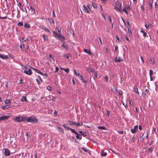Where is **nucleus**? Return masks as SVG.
I'll return each instance as SVG.
<instances>
[{
	"mask_svg": "<svg viewBox=\"0 0 158 158\" xmlns=\"http://www.w3.org/2000/svg\"><path fill=\"white\" fill-rule=\"evenodd\" d=\"M27 121L28 122L33 123H37L38 122L37 118L34 116H31L27 118Z\"/></svg>",
	"mask_w": 158,
	"mask_h": 158,
	"instance_id": "nucleus-1",
	"label": "nucleus"
},
{
	"mask_svg": "<svg viewBox=\"0 0 158 158\" xmlns=\"http://www.w3.org/2000/svg\"><path fill=\"white\" fill-rule=\"evenodd\" d=\"M115 6L114 7L115 10L121 12L122 10L120 3L119 2H117L115 3Z\"/></svg>",
	"mask_w": 158,
	"mask_h": 158,
	"instance_id": "nucleus-2",
	"label": "nucleus"
},
{
	"mask_svg": "<svg viewBox=\"0 0 158 158\" xmlns=\"http://www.w3.org/2000/svg\"><path fill=\"white\" fill-rule=\"evenodd\" d=\"M131 10V7L130 6L128 5H127L125 6L123 8L122 11L124 12L126 14L128 13V11H130Z\"/></svg>",
	"mask_w": 158,
	"mask_h": 158,
	"instance_id": "nucleus-3",
	"label": "nucleus"
},
{
	"mask_svg": "<svg viewBox=\"0 0 158 158\" xmlns=\"http://www.w3.org/2000/svg\"><path fill=\"white\" fill-rule=\"evenodd\" d=\"M22 116H15L13 118L12 120L16 122H19L22 121Z\"/></svg>",
	"mask_w": 158,
	"mask_h": 158,
	"instance_id": "nucleus-4",
	"label": "nucleus"
},
{
	"mask_svg": "<svg viewBox=\"0 0 158 158\" xmlns=\"http://www.w3.org/2000/svg\"><path fill=\"white\" fill-rule=\"evenodd\" d=\"M10 116H2L0 117V123H1L2 121H5L9 119Z\"/></svg>",
	"mask_w": 158,
	"mask_h": 158,
	"instance_id": "nucleus-5",
	"label": "nucleus"
},
{
	"mask_svg": "<svg viewBox=\"0 0 158 158\" xmlns=\"http://www.w3.org/2000/svg\"><path fill=\"white\" fill-rule=\"evenodd\" d=\"M24 73L26 74L31 75L32 73V71L31 69H28L27 70H25Z\"/></svg>",
	"mask_w": 158,
	"mask_h": 158,
	"instance_id": "nucleus-6",
	"label": "nucleus"
},
{
	"mask_svg": "<svg viewBox=\"0 0 158 158\" xmlns=\"http://www.w3.org/2000/svg\"><path fill=\"white\" fill-rule=\"evenodd\" d=\"M123 61V58L118 56L116 57L115 58L114 61L115 62H119Z\"/></svg>",
	"mask_w": 158,
	"mask_h": 158,
	"instance_id": "nucleus-7",
	"label": "nucleus"
},
{
	"mask_svg": "<svg viewBox=\"0 0 158 158\" xmlns=\"http://www.w3.org/2000/svg\"><path fill=\"white\" fill-rule=\"evenodd\" d=\"M153 3V0H149L148 1V8L150 10H152V4Z\"/></svg>",
	"mask_w": 158,
	"mask_h": 158,
	"instance_id": "nucleus-8",
	"label": "nucleus"
},
{
	"mask_svg": "<svg viewBox=\"0 0 158 158\" xmlns=\"http://www.w3.org/2000/svg\"><path fill=\"white\" fill-rule=\"evenodd\" d=\"M29 10L31 11V15H33L35 14V9L32 6H30V8L29 9Z\"/></svg>",
	"mask_w": 158,
	"mask_h": 158,
	"instance_id": "nucleus-9",
	"label": "nucleus"
},
{
	"mask_svg": "<svg viewBox=\"0 0 158 158\" xmlns=\"http://www.w3.org/2000/svg\"><path fill=\"white\" fill-rule=\"evenodd\" d=\"M4 154L6 156H9L10 155V151L9 150L6 148H5Z\"/></svg>",
	"mask_w": 158,
	"mask_h": 158,
	"instance_id": "nucleus-10",
	"label": "nucleus"
},
{
	"mask_svg": "<svg viewBox=\"0 0 158 158\" xmlns=\"http://www.w3.org/2000/svg\"><path fill=\"white\" fill-rule=\"evenodd\" d=\"M138 126L137 125L134 127V128H132L131 129V131L132 133H135L137 130H138Z\"/></svg>",
	"mask_w": 158,
	"mask_h": 158,
	"instance_id": "nucleus-11",
	"label": "nucleus"
},
{
	"mask_svg": "<svg viewBox=\"0 0 158 158\" xmlns=\"http://www.w3.org/2000/svg\"><path fill=\"white\" fill-rule=\"evenodd\" d=\"M82 10L84 12L89 13L88 9L85 5H83V6Z\"/></svg>",
	"mask_w": 158,
	"mask_h": 158,
	"instance_id": "nucleus-12",
	"label": "nucleus"
},
{
	"mask_svg": "<svg viewBox=\"0 0 158 158\" xmlns=\"http://www.w3.org/2000/svg\"><path fill=\"white\" fill-rule=\"evenodd\" d=\"M79 77L83 83L86 84L87 82V81L84 80L83 77L82 75H80Z\"/></svg>",
	"mask_w": 158,
	"mask_h": 158,
	"instance_id": "nucleus-13",
	"label": "nucleus"
},
{
	"mask_svg": "<svg viewBox=\"0 0 158 158\" xmlns=\"http://www.w3.org/2000/svg\"><path fill=\"white\" fill-rule=\"evenodd\" d=\"M31 68L33 70H34L35 72H36L37 73H38L40 74L41 75H44V73H42L39 70H38V69H35V68H34L32 67H31Z\"/></svg>",
	"mask_w": 158,
	"mask_h": 158,
	"instance_id": "nucleus-14",
	"label": "nucleus"
},
{
	"mask_svg": "<svg viewBox=\"0 0 158 158\" xmlns=\"http://www.w3.org/2000/svg\"><path fill=\"white\" fill-rule=\"evenodd\" d=\"M56 128L57 130L59 132H61L62 133H64V131L63 130V129L62 128H61L60 127H57Z\"/></svg>",
	"mask_w": 158,
	"mask_h": 158,
	"instance_id": "nucleus-15",
	"label": "nucleus"
},
{
	"mask_svg": "<svg viewBox=\"0 0 158 158\" xmlns=\"http://www.w3.org/2000/svg\"><path fill=\"white\" fill-rule=\"evenodd\" d=\"M83 51L84 52H86V53L89 54V55H92L91 52L89 50L84 48V49H83Z\"/></svg>",
	"mask_w": 158,
	"mask_h": 158,
	"instance_id": "nucleus-16",
	"label": "nucleus"
},
{
	"mask_svg": "<svg viewBox=\"0 0 158 158\" xmlns=\"http://www.w3.org/2000/svg\"><path fill=\"white\" fill-rule=\"evenodd\" d=\"M53 33L54 35V36L56 38H58V37L60 36V35L61 34V33H57V32L55 31H53Z\"/></svg>",
	"mask_w": 158,
	"mask_h": 158,
	"instance_id": "nucleus-17",
	"label": "nucleus"
},
{
	"mask_svg": "<svg viewBox=\"0 0 158 158\" xmlns=\"http://www.w3.org/2000/svg\"><path fill=\"white\" fill-rule=\"evenodd\" d=\"M0 57L2 58L3 59H7L8 58L7 56L5 55L4 56L3 54H0Z\"/></svg>",
	"mask_w": 158,
	"mask_h": 158,
	"instance_id": "nucleus-18",
	"label": "nucleus"
},
{
	"mask_svg": "<svg viewBox=\"0 0 158 158\" xmlns=\"http://www.w3.org/2000/svg\"><path fill=\"white\" fill-rule=\"evenodd\" d=\"M94 69L91 67H89L87 68V70L89 73L94 72Z\"/></svg>",
	"mask_w": 158,
	"mask_h": 158,
	"instance_id": "nucleus-19",
	"label": "nucleus"
},
{
	"mask_svg": "<svg viewBox=\"0 0 158 158\" xmlns=\"http://www.w3.org/2000/svg\"><path fill=\"white\" fill-rule=\"evenodd\" d=\"M57 38L59 40H60L61 41H62L65 40L64 37L63 36L61 35V34Z\"/></svg>",
	"mask_w": 158,
	"mask_h": 158,
	"instance_id": "nucleus-20",
	"label": "nucleus"
},
{
	"mask_svg": "<svg viewBox=\"0 0 158 158\" xmlns=\"http://www.w3.org/2000/svg\"><path fill=\"white\" fill-rule=\"evenodd\" d=\"M150 63L152 65H153L155 64V62L154 60V58H152V57H151L150 58Z\"/></svg>",
	"mask_w": 158,
	"mask_h": 158,
	"instance_id": "nucleus-21",
	"label": "nucleus"
},
{
	"mask_svg": "<svg viewBox=\"0 0 158 158\" xmlns=\"http://www.w3.org/2000/svg\"><path fill=\"white\" fill-rule=\"evenodd\" d=\"M134 91L137 94H139V93L138 91V89L136 86H134Z\"/></svg>",
	"mask_w": 158,
	"mask_h": 158,
	"instance_id": "nucleus-22",
	"label": "nucleus"
},
{
	"mask_svg": "<svg viewBox=\"0 0 158 158\" xmlns=\"http://www.w3.org/2000/svg\"><path fill=\"white\" fill-rule=\"evenodd\" d=\"M101 155L102 156H106L107 155V153L106 152H104V150H102L101 152Z\"/></svg>",
	"mask_w": 158,
	"mask_h": 158,
	"instance_id": "nucleus-23",
	"label": "nucleus"
},
{
	"mask_svg": "<svg viewBox=\"0 0 158 158\" xmlns=\"http://www.w3.org/2000/svg\"><path fill=\"white\" fill-rule=\"evenodd\" d=\"M11 106L10 105H6L5 106H3L2 107V109L4 110L8 109L9 107H10Z\"/></svg>",
	"mask_w": 158,
	"mask_h": 158,
	"instance_id": "nucleus-24",
	"label": "nucleus"
},
{
	"mask_svg": "<svg viewBox=\"0 0 158 158\" xmlns=\"http://www.w3.org/2000/svg\"><path fill=\"white\" fill-rule=\"evenodd\" d=\"M75 135H76V138L77 139H79L80 140H81L82 139L81 136H80V135L77 132V134H75Z\"/></svg>",
	"mask_w": 158,
	"mask_h": 158,
	"instance_id": "nucleus-25",
	"label": "nucleus"
},
{
	"mask_svg": "<svg viewBox=\"0 0 158 158\" xmlns=\"http://www.w3.org/2000/svg\"><path fill=\"white\" fill-rule=\"evenodd\" d=\"M21 100L22 102H28V101L27 100V98L26 97H23L21 99Z\"/></svg>",
	"mask_w": 158,
	"mask_h": 158,
	"instance_id": "nucleus-26",
	"label": "nucleus"
},
{
	"mask_svg": "<svg viewBox=\"0 0 158 158\" xmlns=\"http://www.w3.org/2000/svg\"><path fill=\"white\" fill-rule=\"evenodd\" d=\"M112 91L114 93L116 94L117 92V88L115 86L114 87Z\"/></svg>",
	"mask_w": 158,
	"mask_h": 158,
	"instance_id": "nucleus-27",
	"label": "nucleus"
},
{
	"mask_svg": "<svg viewBox=\"0 0 158 158\" xmlns=\"http://www.w3.org/2000/svg\"><path fill=\"white\" fill-rule=\"evenodd\" d=\"M24 27L26 28H29L30 27V25L28 23H26L24 24Z\"/></svg>",
	"mask_w": 158,
	"mask_h": 158,
	"instance_id": "nucleus-28",
	"label": "nucleus"
},
{
	"mask_svg": "<svg viewBox=\"0 0 158 158\" xmlns=\"http://www.w3.org/2000/svg\"><path fill=\"white\" fill-rule=\"evenodd\" d=\"M92 6H93L94 8L96 9L97 8V6L96 3L94 2L92 3Z\"/></svg>",
	"mask_w": 158,
	"mask_h": 158,
	"instance_id": "nucleus-29",
	"label": "nucleus"
},
{
	"mask_svg": "<svg viewBox=\"0 0 158 158\" xmlns=\"http://www.w3.org/2000/svg\"><path fill=\"white\" fill-rule=\"evenodd\" d=\"M5 103L6 104H10L11 101L9 99H6L5 101Z\"/></svg>",
	"mask_w": 158,
	"mask_h": 158,
	"instance_id": "nucleus-30",
	"label": "nucleus"
},
{
	"mask_svg": "<svg viewBox=\"0 0 158 158\" xmlns=\"http://www.w3.org/2000/svg\"><path fill=\"white\" fill-rule=\"evenodd\" d=\"M98 128L99 129H101V130H106V127H102V126H98Z\"/></svg>",
	"mask_w": 158,
	"mask_h": 158,
	"instance_id": "nucleus-31",
	"label": "nucleus"
},
{
	"mask_svg": "<svg viewBox=\"0 0 158 158\" xmlns=\"http://www.w3.org/2000/svg\"><path fill=\"white\" fill-rule=\"evenodd\" d=\"M61 46L66 49H67L68 48V46L67 45H65L64 44H63Z\"/></svg>",
	"mask_w": 158,
	"mask_h": 158,
	"instance_id": "nucleus-32",
	"label": "nucleus"
},
{
	"mask_svg": "<svg viewBox=\"0 0 158 158\" xmlns=\"http://www.w3.org/2000/svg\"><path fill=\"white\" fill-rule=\"evenodd\" d=\"M43 29H44L45 31L48 32L49 34H50L51 33L50 31L46 27H44V28H43Z\"/></svg>",
	"mask_w": 158,
	"mask_h": 158,
	"instance_id": "nucleus-33",
	"label": "nucleus"
},
{
	"mask_svg": "<svg viewBox=\"0 0 158 158\" xmlns=\"http://www.w3.org/2000/svg\"><path fill=\"white\" fill-rule=\"evenodd\" d=\"M70 55L69 54H65L64 55V58H66L67 59H69V57L70 56Z\"/></svg>",
	"mask_w": 158,
	"mask_h": 158,
	"instance_id": "nucleus-34",
	"label": "nucleus"
},
{
	"mask_svg": "<svg viewBox=\"0 0 158 158\" xmlns=\"http://www.w3.org/2000/svg\"><path fill=\"white\" fill-rule=\"evenodd\" d=\"M68 122H69V123L70 125H75V124H76V123H75L72 121H68Z\"/></svg>",
	"mask_w": 158,
	"mask_h": 158,
	"instance_id": "nucleus-35",
	"label": "nucleus"
},
{
	"mask_svg": "<svg viewBox=\"0 0 158 158\" xmlns=\"http://www.w3.org/2000/svg\"><path fill=\"white\" fill-rule=\"evenodd\" d=\"M75 125L77 127L81 126L83 125V123L82 122H80L78 123H76Z\"/></svg>",
	"mask_w": 158,
	"mask_h": 158,
	"instance_id": "nucleus-36",
	"label": "nucleus"
},
{
	"mask_svg": "<svg viewBox=\"0 0 158 158\" xmlns=\"http://www.w3.org/2000/svg\"><path fill=\"white\" fill-rule=\"evenodd\" d=\"M79 132L84 137H85L87 136L85 133L83 132L82 131H79Z\"/></svg>",
	"mask_w": 158,
	"mask_h": 158,
	"instance_id": "nucleus-37",
	"label": "nucleus"
},
{
	"mask_svg": "<svg viewBox=\"0 0 158 158\" xmlns=\"http://www.w3.org/2000/svg\"><path fill=\"white\" fill-rule=\"evenodd\" d=\"M141 32L143 33V36L144 37H146L147 35V33L143 30H141L140 31Z\"/></svg>",
	"mask_w": 158,
	"mask_h": 158,
	"instance_id": "nucleus-38",
	"label": "nucleus"
},
{
	"mask_svg": "<svg viewBox=\"0 0 158 158\" xmlns=\"http://www.w3.org/2000/svg\"><path fill=\"white\" fill-rule=\"evenodd\" d=\"M48 20L50 21L51 23H54V22L53 19L52 18H49Z\"/></svg>",
	"mask_w": 158,
	"mask_h": 158,
	"instance_id": "nucleus-39",
	"label": "nucleus"
},
{
	"mask_svg": "<svg viewBox=\"0 0 158 158\" xmlns=\"http://www.w3.org/2000/svg\"><path fill=\"white\" fill-rule=\"evenodd\" d=\"M81 149H82V150H83L86 152H87L88 151V150L87 148L84 147H82V148H81Z\"/></svg>",
	"mask_w": 158,
	"mask_h": 158,
	"instance_id": "nucleus-40",
	"label": "nucleus"
},
{
	"mask_svg": "<svg viewBox=\"0 0 158 158\" xmlns=\"http://www.w3.org/2000/svg\"><path fill=\"white\" fill-rule=\"evenodd\" d=\"M94 79H96L97 77V73L96 72H95L94 73Z\"/></svg>",
	"mask_w": 158,
	"mask_h": 158,
	"instance_id": "nucleus-41",
	"label": "nucleus"
},
{
	"mask_svg": "<svg viewBox=\"0 0 158 158\" xmlns=\"http://www.w3.org/2000/svg\"><path fill=\"white\" fill-rule=\"evenodd\" d=\"M43 37L44 38V40H48V37L47 36H46L45 35H43Z\"/></svg>",
	"mask_w": 158,
	"mask_h": 158,
	"instance_id": "nucleus-42",
	"label": "nucleus"
},
{
	"mask_svg": "<svg viewBox=\"0 0 158 158\" xmlns=\"http://www.w3.org/2000/svg\"><path fill=\"white\" fill-rule=\"evenodd\" d=\"M24 38H25L24 37H23L22 38V40H23V42H26L28 40V38H27L25 39H24Z\"/></svg>",
	"mask_w": 158,
	"mask_h": 158,
	"instance_id": "nucleus-43",
	"label": "nucleus"
},
{
	"mask_svg": "<svg viewBox=\"0 0 158 158\" xmlns=\"http://www.w3.org/2000/svg\"><path fill=\"white\" fill-rule=\"evenodd\" d=\"M18 25L19 26H22L23 25V24L22 22H20L18 23Z\"/></svg>",
	"mask_w": 158,
	"mask_h": 158,
	"instance_id": "nucleus-44",
	"label": "nucleus"
},
{
	"mask_svg": "<svg viewBox=\"0 0 158 158\" xmlns=\"http://www.w3.org/2000/svg\"><path fill=\"white\" fill-rule=\"evenodd\" d=\"M87 6L90 10H91L92 8V6L89 4H87Z\"/></svg>",
	"mask_w": 158,
	"mask_h": 158,
	"instance_id": "nucleus-45",
	"label": "nucleus"
},
{
	"mask_svg": "<svg viewBox=\"0 0 158 158\" xmlns=\"http://www.w3.org/2000/svg\"><path fill=\"white\" fill-rule=\"evenodd\" d=\"M22 121H26V120L27 119V117H25V116H24V117H22Z\"/></svg>",
	"mask_w": 158,
	"mask_h": 158,
	"instance_id": "nucleus-46",
	"label": "nucleus"
},
{
	"mask_svg": "<svg viewBox=\"0 0 158 158\" xmlns=\"http://www.w3.org/2000/svg\"><path fill=\"white\" fill-rule=\"evenodd\" d=\"M118 93L119 95V97H121L122 94V92L121 90H119L118 91Z\"/></svg>",
	"mask_w": 158,
	"mask_h": 158,
	"instance_id": "nucleus-47",
	"label": "nucleus"
},
{
	"mask_svg": "<svg viewBox=\"0 0 158 158\" xmlns=\"http://www.w3.org/2000/svg\"><path fill=\"white\" fill-rule=\"evenodd\" d=\"M70 131L73 133H74V134H77V132L75 131L74 129H73L71 128Z\"/></svg>",
	"mask_w": 158,
	"mask_h": 158,
	"instance_id": "nucleus-48",
	"label": "nucleus"
},
{
	"mask_svg": "<svg viewBox=\"0 0 158 158\" xmlns=\"http://www.w3.org/2000/svg\"><path fill=\"white\" fill-rule=\"evenodd\" d=\"M149 75L150 76H152L153 75V72L151 69H150L149 71Z\"/></svg>",
	"mask_w": 158,
	"mask_h": 158,
	"instance_id": "nucleus-49",
	"label": "nucleus"
},
{
	"mask_svg": "<svg viewBox=\"0 0 158 158\" xmlns=\"http://www.w3.org/2000/svg\"><path fill=\"white\" fill-rule=\"evenodd\" d=\"M105 79L106 82H108V77L107 76H106L105 77Z\"/></svg>",
	"mask_w": 158,
	"mask_h": 158,
	"instance_id": "nucleus-50",
	"label": "nucleus"
},
{
	"mask_svg": "<svg viewBox=\"0 0 158 158\" xmlns=\"http://www.w3.org/2000/svg\"><path fill=\"white\" fill-rule=\"evenodd\" d=\"M64 70L66 73H68L69 71V69L68 68L64 69Z\"/></svg>",
	"mask_w": 158,
	"mask_h": 158,
	"instance_id": "nucleus-51",
	"label": "nucleus"
},
{
	"mask_svg": "<svg viewBox=\"0 0 158 158\" xmlns=\"http://www.w3.org/2000/svg\"><path fill=\"white\" fill-rule=\"evenodd\" d=\"M59 71V68L57 67H55V71H54V73H56Z\"/></svg>",
	"mask_w": 158,
	"mask_h": 158,
	"instance_id": "nucleus-52",
	"label": "nucleus"
},
{
	"mask_svg": "<svg viewBox=\"0 0 158 158\" xmlns=\"http://www.w3.org/2000/svg\"><path fill=\"white\" fill-rule=\"evenodd\" d=\"M55 29H56V30H58V32L59 33H60V30H59V27H56Z\"/></svg>",
	"mask_w": 158,
	"mask_h": 158,
	"instance_id": "nucleus-53",
	"label": "nucleus"
},
{
	"mask_svg": "<svg viewBox=\"0 0 158 158\" xmlns=\"http://www.w3.org/2000/svg\"><path fill=\"white\" fill-rule=\"evenodd\" d=\"M128 33L130 35H131L132 34V33H131V30H130V29H129V27H128Z\"/></svg>",
	"mask_w": 158,
	"mask_h": 158,
	"instance_id": "nucleus-54",
	"label": "nucleus"
},
{
	"mask_svg": "<svg viewBox=\"0 0 158 158\" xmlns=\"http://www.w3.org/2000/svg\"><path fill=\"white\" fill-rule=\"evenodd\" d=\"M108 18H109V21L110 22V23H112V20H111V17L110 16H108Z\"/></svg>",
	"mask_w": 158,
	"mask_h": 158,
	"instance_id": "nucleus-55",
	"label": "nucleus"
},
{
	"mask_svg": "<svg viewBox=\"0 0 158 158\" xmlns=\"http://www.w3.org/2000/svg\"><path fill=\"white\" fill-rule=\"evenodd\" d=\"M118 132L119 134H123V133L124 132L123 131H118Z\"/></svg>",
	"mask_w": 158,
	"mask_h": 158,
	"instance_id": "nucleus-56",
	"label": "nucleus"
},
{
	"mask_svg": "<svg viewBox=\"0 0 158 158\" xmlns=\"http://www.w3.org/2000/svg\"><path fill=\"white\" fill-rule=\"evenodd\" d=\"M153 148H150L148 149V150H149V151L150 152V153H152V151H153Z\"/></svg>",
	"mask_w": 158,
	"mask_h": 158,
	"instance_id": "nucleus-57",
	"label": "nucleus"
},
{
	"mask_svg": "<svg viewBox=\"0 0 158 158\" xmlns=\"http://www.w3.org/2000/svg\"><path fill=\"white\" fill-rule=\"evenodd\" d=\"M140 58L142 61V63L143 64L144 63V60L143 57L142 56H140Z\"/></svg>",
	"mask_w": 158,
	"mask_h": 158,
	"instance_id": "nucleus-58",
	"label": "nucleus"
},
{
	"mask_svg": "<svg viewBox=\"0 0 158 158\" xmlns=\"http://www.w3.org/2000/svg\"><path fill=\"white\" fill-rule=\"evenodd\" d=\"M29 48V46L27 45L25 48V50H27Z\"/></svg>",
	"mask_w": 158,
	"mask_h": 158,
	"instance_id": "nucleus-59",
	"label": "nucleus"
},
{
	"mask_svg": "<svg viewBox=\"0 0 158 158\" xmlns=\"http://www.w3.org/2000/svg\"><path fill=\"white\" fill-rule=\"evenodd\" d=\"M31 158H36V154H35L34 156L32 155Z\"/></svg>",
	"mask_w": 158,
	"mask_h": 158,
	"instance_id": "nucleus-60",
	"label": "nucleus"
},
{
	"mask_svg": "<svg viewBox=\"0 0 158 158\" xmlns=\"http://www.w3.org/2000/svg\"><path fill=\"white\" fill-rule=\"evenodd\" d=\"M105 51L106 53H108L109 52L108 49L107 48H106L105 49Z\"/></svg>",
	"mask_w": 158,
	"mask_h": 158,
	"instance_id": "nucleus-61",
	"label": "nucleus"
},
{
	"mask_svg": "<svg viewBox=\"0 0 158 158\" xmlns=\"http://www.w3.org/2000/svg\"><path fill=\"white\" fill-rule=\"evenodd\" d=\"M127 25L129 26L128 27H130L131 26V25L129 23V21L128 20L127 21Z\"/></svg>",
	"mask_w": 158,
	"mask_h": 158,
	"instance_id": "nucleus-62",
	"label": "nucleus"
},
{
	"mask_svg": "<svg viewBox=\"0 0 158 158\" xmlns=\"http://www.w3.org/2000/svg\"><path fill=\"white\" fill-rule=\"evenodd\" d=\"M52 14H53V17H56V15L55 14V11L54 10L52 11Z\"/></svg>",
	"mask_w": 158,
	"mask_h": 158,
	"instance_id": "nucleus-63",
	"label": "nucleus"
},
{
	"mask_svg": "<svg viewBox=\"0 0 158 158\" xmlns=\"http://www.w3.org/2000/svg\"><path fill=\"white\" fill-rule=\"evenodd\" d=\"M75 75L77 76H78L79 77L80 76L79 73L78 72H77Z\"/></svg>",
	"mask_w": 158,
	"mask_h": 158,
	"instance_id": "nucleus-64",
	"label": "nucleus"
}]
</instances>
